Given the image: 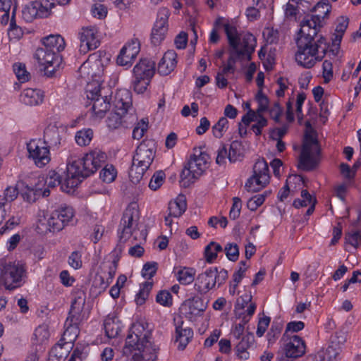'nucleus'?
I'll return each mask as SVG.
<instances>
[{"label":"nucleus","instance_id":"obj_1","mask_svg":"<svg viewBox=\"0 0 361 361\" xmlns=\"http://www.w3.org/2000/svg\"><path fill=\"white\" fill-rule=\"evenodd\" d=\"M317 18L302 20L297 38V51L295 61L304 68H312L322 61L326 51V39L323 37L315 40L317 32Z\"/></svg>","mask_w":361,"mask_h":361},{"label":"nucleus","instance_id":"obj_24","mask_svg":"<svg viewBox=\"0 0 361 361\" xmlns=\"http://www.w3.org/2000/svg\"><path fill=\"white\" fill-rule=\"evenodd\" d=\"M113 109L126 114H132L133 101L131 92L126 89L118 90L112 102Z\"/></svg>","mask_w":361,"mask_h":361},{"label":"nucleus","instance_id":"obj_21","mask_svg":"<svg viewBox=\"0 0 361 361\" xmlns=\"http://www.w3.org/2000/svg\"><path fill=\"white\" fill-rule=\"evenodd\" d=\"M207 304L198 297L185 300L180 307L182 314L192 322H195L202 317L207 309Z\"/></svg>","mask_w":361,"mask_h":361},{"label":"nucleus","instance_id":"obj_12","mask_svg":"<svg viewBox=\"0 0 361 361\" xmlns=\"http://www.w3.org/2000/svg\"><path fill=\"white\" fill-rule=\"evenodd\" d=\"M27 157L38 168H42L51 161L48 143L42 139H32L26 145Z\"/></svg>","mask_w":361,"mask_h":361},{"label":"nucleus","instance_id":"obj_13","mask_svg":"<svg viewBox=\"0 0 361 361\" xmlns=\"http://www.w3.org/2000/svg\"><path fill=\"white\" fill-rule=\"evenodd\" d=\"M25 277V266L19 261L9 262L1 269V279L6 289L21 286Z\"/></svg>","mask_w":361,"mask_h":361},{"label":"nucleus","instance_id":"obj_45","mask_svg":"<svg viewBox=\"0 0 361 361\" xmlns=\"http://www.w3.org/2000/svg\"><path fill=\"white\" fill-rule=\"evenodd\" d=\"M7 34L9 39L13 41L19 40L24 35L22 28L16 25L14 10L13 11V15L10 20L9 27L7 30Z\"/></svg>","mask_w":361,"mask_h":361},{"label":"nucleus","instance_id":"obj_54","mask_svg":"<svg viewBox=\"0 0 361 361\" xmlns=\"http://www.w3.org/2000/svg\"><path fill=\"white\" fill-rule=\"evenodd\" d=\"M13 71L20 82L29 80L30 74L27 71L25 65L22 63H16L13 66Z\"/></svg>","mask_w":361,"mask_h":361},{"label":"nucleus","instance_id":"obj_61","mask_svg":"<svg viewBox=\"0 0 361 361\" xmlns=\"http://www.w3.org/2000/svg\"><path fill=\"white\" fill-rule=\"evenodd\" d=\"M90 12L94 18L102 20L106 17L108 9L104 4H95L92 6Z\"/></svg>","mask_w":361,"mask_h":361},{"label":"nucleus","instance_id":"obj_23","mask_svg":"<svg viewBox=\"0 0 361 361\" xmlns=\"http://www.w3.org/2000/svg\"><path fill=\"white\" fill-rule=\"evenodd\" d=\"M80 51L85 54L99 45V32L96 27H87L80 32Z\"/></svg>","mask_w":361,"mask_h":361},{"label":"nucleus","instance_id":"obj_47","mask_svg":"<svg viewBox=\"0 0 361 361\" xmlns=\"http://www.w3.org/2000/svg\"><path fill=\"white\" fill-rule=\"evenodd\" d=\"M92 137L93 131L90 128H84L78 130L75 135V142L80 146L89 145Z\"/></svg>","mask_w":361,"mask_h":361},{"label":"nucleus","instance_id":"obj_16","mask_svg":"<svg viewBox=\"0 0 361 361\" xmlns=\"http://www.w3.org/2000/svg\"><path fill=\"white\" fill-rule=\"evenodd\" d=\"M256 309L257 305L252 301L251 292L245 293L236 300L233 310L234 317L236 320L248 323Z\"/></svg>","mask_w":361,"mask_h":361},{"label":"nucleus","instance_id":"obj_8","mask_svg":"<svg viewBox=\"0 0 361 361\" xmlns=\"http://www.w3.org/2000/svg\"><path fill=\"white\" fill-rule=\"evenodd\" d=\"M320 160V147L317 133L311 128H307L302 149L300 157V167L305 170L314 168Z\"/></svg>","mask_w":361,"mask_h":361},{"label":"nucleus","instance_id":"obj_2","mask_svg":"<svg viewBox=\"0 0 361 361\" xmlns=\"http://www.w3.org/2000/svg\"><path fill=\"white\" fill-rule=\"evenodd\" d=\"M106 160V154L98 148L89 150L81 158L71 156L68 159L66 173L61 186L63 191L71 192L82 178L95 173Z\"/></svg>","mask_w":361,"mask_h":361},{"label":"nucleus","instance_id":"obj_53","mask_svg":"<svg viewBox=\"0 0 361 361\" xmlns=\"http://www.w3.org/2000/svg\"><path fill=\"white\" fill-rule=\"evenodd\" d=\"M19 192H20L16 186H7L3 191L1 200L4 201L7 206H9L8 203L13 202L18 197Z\"/></svg>","mask_w":361,"mask_h":361},{"label":"nucleus","instance_id":"obj_19","mask_svg":"<svg viewBox=\"0 0 361 361\" xmlns=\"http://www.w3.org/2000/svg\"><path fill=\"white\" fill-rule=\"evenodd\" d=\"M170 12L166 8L159 9L151 32V42L157 46L165 39L169 31Z\"/></svg>","mask_w":361,"mask_h":361},{"label":"nucleus","instance_id":"obj_62","mask_svg":"<svg viewBox=\"0 0 361 361\" xmlns=\"http://www.w3.org/2000/svg\"><path fill=\"white\" fill-rule=\"evenodd\" d=\"M255 99L258 104V107L255 111L263 113L268 109L269 99L262 90H259L257 93Z\"/></svg>","mask_w":361,"mask_h":361},{"label":"nucleus","instance_id":"obj_38","mask_svg":"<svg viewBox=\"0 0 361 361\" xmlns=\"http://www.w3.org/2000/svg\"><path fill=\"white\" fill-rule=\"evenodd\" d=\"M193 337V331L189 327L178 326L176 328V341L178 343V348L183 350Z\"/></svg>","mask_w":361,"mask_h":361},{"label":"nucleus","instance_id":"obj_40","mask_svg":"<svg viewBox=\"0 0 361 361\" xmlns=\"http://www.w3.org/2000/svg\"><path fill=\"white\" fill-rule=\"evenodd\" d=\"M345 338L343 336H335L331 341V344L327 348L326 355L329 361L335 360L341 351V345L345 343Z\"/></svg>","mask_w":361,"mask_h":361},{"label":"nucleus","instance_id":"obj_20","mask_svg":"<svg viewBox=\"0 0 361 361\" xmlns=\"http://www.w3.org/2000/svg\"><path fill=\"white\" fill-rule=\"evenodd\" d=\"M140 51V42L137 38L128 40L121 49L117 57V65L126 68H130L135 61Z\"/></svg>","mask_w":361,"mask_h":361},{"label":"nucleus","instance_id":"obj_30","mask_svg":"<svg viewBox=\"0 0 361 361\" xmlns=\"http://www.w3.org/2000/svg\"><path fill=\"white\" fill-rule=\"evenodd\" d=\"M42 42L44 45L43 49L55 52L57 54H59L65 49L66 46L64 39L58 34L49 35L42 38Z\"/></svg>","mask_w":361,"mask_h":361},{"label":"nucleus","instance_id":"obj_36","mask_svg":"<svg viewBox=\"0 0 361 361\" xmlns=\"http://www.w3.org/2000/svg\"><path fill=\"white\" fill-rule=\"evenodd\" d=\"M315 204L316 199L306 190H302L301 191L300 197L295 199L293 203V206L297 209L309 206L307 210V215L308 216L313 213Z\"/></svg>","mask_w":361,"mask_h":361},{"label":"nucleus","instance_id":"obj_28","mask_svg":"<svg viewBox=\"0 0 361 361\" xmlns=\"http://www.w3.org/2000/svg\"><path fill=\"white\" fill-rule=\"evenodd\" d=\"M177 63V55L173 50H169L164 53L159 61L157 67L158 73L161 75H168L176 68Z\"/></svg>","mask_w":361,"mask_h":361},{"label":"nucleus","instance_id":"obj_43","mask_svg":"<svg viewBox=\"0 0 361 361\" xmlns=\"http://www.w3.org/2000/svg\"><path fill=\"white\" fill-rule=\"evenodd\" d=\"M39 18H48L53 13V9L56 8V4L54 0H36Z\"/></svg>","mask_w":361,"mask_h":361},{"label":"nucleus","instance_id":"obj_17","mask_svg":"<svg viewBox=\"0 0 361 361\" xmlns=\"http://www.w3.org/2000/svg\"><path fill=\"white\" fill-rule=\"evenodd\" d=\"M281 350L288 358H298L305 353L304 340L298 335L284 334L281 338Z\"/></svg>","mask_w":361,"mask_h":361},{"label":"nucleus","instance_id":"obj_59","mask_svg":"<svg viewBox=\"0 0 361 361\" xmlns=\"http://www.w3.org/2000/svg\"><path fill=\"white\" fill-rule=\"evenodd\" d=\"M112 2L121 16L130 11L133 3L132 0H112Z\"/></svg>","mask_w":361,"mask_h":361},{"label":"nucleus","instance_id":"obj_44","mask_svg":"<svg viewBox=\"0 0 361 361\" xmlns=\"http://www.w3.org/2000/svg\"><path fill=\"white\" fill-rule=\"evenodd\" d=\"M229 128V121L226 117H220L212 127V133L216 138L224 137Z\"/></svg>","mask_w":361,"mask_h":361},{"label":"nucleus","instance_id":"obj_49","mask_svg":"<svg viewBox=\"0 0 361 361\" xmlns=\"http://www.w3.org/2000/svg\"><path fill=\"white\" fill-rule=\"evenodd\" d=\"M117 176V171L112 164H106L99 173L100 179L106 183H112Z\"/></svg>","mask_w":361,"mask_h":361},{"label":"nucleus","instance_id":"obj_18","mask_svg":"<svg viewBox=\"0 0 361 361\" xmlns=\"http://www.w3.org/2000/svg\"><path fill=\"white\" fill-rule=\"evenodd\" d=\"M55 211L42 210L37 214V229L39 233L58 232L62 230L63 224Z\"/></svg>","mask_w":361,"mask_h":361},{"label":"nucleus","instance_id":"obj_22","mask_svg":"<svg viewBox=\"0 0 361 361\" xmlns=\"http://www.w3.org/2000/svg\"><path fill=\"white\" fill-rule=\"evenodd\" d=\"M217 283V268L209 267L196 278L195 289L201 294H205L214 288Z\"/></svg>","mask_w":361,"mask_h":361},{"label":"nucleus","instance_id":"obj_34","mask_svg":"<svg viewBox=\"0 0 361 361\" xmlns=\"http://www.w3.org/2000/svg\"><path fill=\"white\" fill-rule=\"evenodd\" d=\"M255 342V338L252 334H247L243 336L242 339L235 346V354L237 357L243 360L250 357L248 349L251 348Z\"/></svg>","mask_w":361,"mask_h":361},{"label":"nucleus","instance_id":"obj_50","mask_svg":"<svg viewBox=\"0 0 361 361\" xmlns=\"http://www.w3.org/2000/svg\"><path fill=\"white\" fill-rule=\"evenodd\" d=\"M22 17L26 22H31L37 17L39 18V14L35 1L23 7L22 10Z\"/></svg>","mask_w":361,"mask_h":361},{"label":"nucleus","instance_id":"obj_15","mask_svg":"<svg viewBox=\"0 0 361 361\" xmlns=\"http://www.w3.org/2000/svg\"><path fill=\"white\" fill-rule=\"evenodd\" d=\"M34 58L37 61L40 70L48 77H51L55 73L61 62L59 54L43 48H39L36 50Z\"/></svg>","mask_w":361,"mask_h":361},{"label":"nucleus","instance_id":"obj_27","mask_svg":"<svg viewBox=\"0 0 361 361\" xmlns=\"http://www.w3.org/2000/svg\"><path fill=\"white\" fill-rule=\"evenodd\" d=\"M242 122L246 126L254 122L255 124L252 126L251 128L256 135H261L263 128L267 125V120L263 116L262 113L255 111L252 109H250V111L243 116Z\"/></svg>","mask_w":361,"mask_h":361},{"label":"nucleus","instance_id":"obj_37","mask_svg":"<svg viewBox=\"0 0 361 361\" xmlns=\"http://www.w3.org/2000/svg\"><path fill=\"white\" fill-rule=\"evenodd\" d=\"M186 197L183 195H178L169 203V212L173 217L180 216L186 210Z\"/></svg>","mask_w":361,"mask_h":361},{"label":"nucleus","instance_id":"obj_64","mask_svg":"<svg viewBox=\"0 0 361 361\" xmlns=\"http://www.w3.org/2000/svg\"><path fill=\"white\" fill-rule=\"evenodd\" d=\"M334 76L333 64L330 61L325 60L322 63V77L326 83L330 82Z\"/></svg>","mask_w":361,"mask_h":361},{"label":"nucleus","instance_id":"obj_25","mask_svg":"<svg viewBox=\"0 0 361 361\" xmlns=\"http://www.w3.org/2000/svg\"><path fill=\"white\" fill-rule=\"evenodd\" d=\"M50 331L47 324L39 325L34 331L31 341L35 353L42 352L49 342Z\"/></svg>","mask_w":361,"mask_h":361},{"label":"nucleus","instance_id":"obj_35","mask_svg":"<svg viewBox=\"0 0 361 361\" xmlns=\"http://www.w3.org/2000/svg\"><path fill=\"white\" fill-rule=\"evenodd\" d=\"M176 280L182 285H188L194 281L196 270L192 267H177L173 269Z\"/></svg>","mask_w":361,"mask_h":361},{"label":"nucleus","instance_id":"obj_6","mask_svg":"<svg viewBox=\"0 0 361 361\" xmlns=\"http://www.w3.org/2000/svg\"><path fill=\"white\" fill-rule=\"evenodd\" d=\"M140 214L138 207L136 204L132 203L126 209L120 225L118 233L121 234V239L124 240H131L143 242L146 239V233L140 231L137 227V221Z\"/></svg>","mask_w":361,"mask_h":361},{"label":"nucleus","instance_id":"obj_51","mask_svg":"<svg viewBox=\"0 0 361 361\" xmlns=\"http://www.w3.org/2000/svg\"><path fill=\"white\" fill-rule=\"evenodd\" d=\"M222 251V247L217 243L211 242L206 247L204 250V256L206 260L209 263H212L216 258L219 252Z\"/></svg>","mask_w":361,"mask_h":361},{"label":"nucleus","instance_id":"obj_60","mask_svg":"<svg viewBox=\"0 0 361 361\" xmlns=\"http://www.w3.org/2000/svg\"><path fill=\"white\" fill-rule=\"evenodd\" d=\"M165 179V174L163 171H160L154 173L149 183V187L152 190H157L164 183Z\"/></svg>","mask_w":361,"mask_h":361},{"label":"nucleus","instance_id":"obj_31","mask_svg":"<svg viewBox=\"0 0 361 361\" xmlns=\"http://www.w3.org/2000/svg\"><path fill=\"white\" fill-rule=\"evenodd\" d=\"M92 102V116L94 119L102 118L110 107V101L106 96L99 97Z\"/></svg>","mask_w":361,"mask_h":361},{"label":"nucleus","instance_id":"obj_41","mask_svg":"<svg viewBox=\"0 0 361 361\" xmlns=\"http://www.w3.org/2000/svg\"><path fill=\"white\" fill-rule=\"evenodd\" d=\"M349 20L347 17L341 16L336 20V25L333 39V45L338 47L342 40L343 36L348 26Z\"/></svg>","mask_w":361,"mask_h":361},{"label":"nucleus","instance_id":"obj_57","mask_svg":"<svg viewBox=\"0 0 361 361\" xmlns=\"http://www.w3.org/2000/svg\"><path fill=\"white\" fill-rule=\"evenodd\" d=\"M156 302L164 307H171L173 304V297L169 291L160 290L156 295Z\"/></svg>","mask_w":361,"mask_h":361},{"label":"nucleus","instance_id":"obj_55","mask_svg":"<svg viewBox=\"0 0 361 361\" xmlns=\"http://www.w3.org/2000/svg\"><path fill=\"white\" fill-rule=\"evenodd\" d=\"M269 194L266 191L262 194L254 195L250 198L247 202V208L251 211H255L265 201L267 196Z\"/></svg>","mask_w":361,"mask_h":361},{"label":"nucleus","instance_id":"obj_29","mask_svg":"<svg viewBox=\"0 0 361 361\" xmlns=\"http://www.w3.org/2000/svg\"><path fill=\"white\" fill-rule=\"evenodd\" d=\"M44 93L39 89L27 88L22 91L20 100L27 106H37L42 103Z\"/></svg>","mask_w":361,"mask_h":361},{"label":"nucleus","instance_id":"obj_26","mask_svg":"<svg viewBox=\"0 0 361 361\" xmlns=\"http://www.w3.org/2000/svg\"><path fill=\"white\" fill-rule=\"evenodd\" d=\"M133 114H126L113 109V111L109 114L106 122L109 129L116 130L126 127L133 121Z\"/></svg>","mask_w":361,"mask_h":361},{"label":"nucleus","instance_id":"obj_3","mask_svg":"<svg viewBox=\"0 0 361 361\" xmlns=\"http://www.w3.org/2000/svg\"><path fill=\"white\" fill-rule=\"evenodd\" d=\"M151 336L147 323H133L126 340L123 353L132 355L133 361H155L159 347L151 341Z\"/></svg>","mask_w":361,"mask_h":361},{"label":"nucleus","instance_id":"obj_10","mask_svg":"<svg viewBox=\"0 0 361 361\" xmlns=\"http://www.w3.org/2000/svg\"><path fill=\"white\" fill-rule=\"evenodd\" d=\"M155 73V63L147 59H140L133 69L132 87L137 94L147 89Z\"/></svg>","mask_w":361,"mask_h":361},{"label":"nucleus","instance_id":"obj_39","mask_svg":"<svg viewBox=\"0 0 361 361\" xmlns=\"http://www.w3.org/2000/svg\"><path fill=\"white\" fill-rule=\"evenodd\" d=\"M71 341L72 339H70L68 341L56 344L51 350V359L55 358L56 361H64L72 349Z\"/></svg>","mask_w":361,"mask_h":361},{"label":"nucleus","instance_id":"obj_52","mask_svg":"<svg viewBox=\"0 0 361 361\" xmlns=\"http://www.w3.org/2000/svg\"><path fill=\"white\" fill-rule=\"evenodd\" d=\"M331 9V6L330 5V4L328 1H322L319 2L315 6V11H317L319 13V14L317 16H312L310 17H307V18H304L303 20H306L307 18H311L313 17L317 18H318L317 27H318L319 26L320 17L325 18L326 16H327L329 15V13H330Z\"/></svg>","mask_w":361,"mask_h":361},{"label":"nucleus","instance_id":"obj_58","mask_svg":"<svg viewBox=\"0 0 361 361\" xmlns=\"http://www.w3.org/2000/svg\"><path fill=\"white\" fill-rule=\"evenodd\" d=\"M147 128L148 120L147 118H142L135 126L133 130V137L137 140L141 139L143 137L145 133L147 131Z\"/></svg>","mask_w":361,"mask_h":361},{"label":"nucleus","instance_id":"obj_63","mask_svg":"<svg viewBox=\"0 0 361 361\" xmlns=\"http://www.w3.org/2000/svg\"><path fill=\"white\" fill-rule=\"evenodd\" d=\"M68 262L74 269H80L82 266V253L79 251L71 252L68 257Z\"/></svg>","mask_w":361,"mask_h":361},{"label":"nucleus","instance_id":"obj_32","mask_svg":"<svg viewBox=\"0 0 361 361\" xmlns=\"http://www.w3.org/2000/svg\"><path fill=\"white\" fill-rule=\"evenodd\" d=\"M104 327L108 338H115L123 327L121 321L115 313L109 314L104 320Z\"/></svg>","mask_w":361,"mask_h":361},{"label":"nucleus","instance_id":"obj_5","mask_svg":"<svg viewBox=\"0 0 361 361\" xmlns=\"http://www.w3.org/2000/svg\"><path fill=\"white\" fill-rule=\"evenodd\" d=\"M108 59L105 55L94 53L89 56L79 68L80 76L87 80L85 94L89 100L101 97V86L104 82V72L109 62Z\"/></svg>","mask_w":361,"mask_h":361},{"label":"nucleus","instance_id":"obj_9","mask_svg":"<svg viewBox=\"0 0 361 361\" xmlns=\"http://www.w3.org/2000/svg\"><path fill=\"white\" fill-rule=\"evenodd\" d=\"M208 155L201 148L195 147L187 166L181 173V180L185 186L198 179L208 168Z\"/></svg>","mask_w":361,"mask_h":361},{"label":"nucleus","instance_id":"obj_14","mask_svg":"<svg viewBox=\"0 0 361 361\" xmlns=\"http://www.w3.org/2000/svg\"><path fill=\"white\" fill-rule=\"evenodd\" d=\"M269 180L267 163L264 159H259L254 165L253 175L245 183V188L250 192H257L264 188Z\"/></svg>","mask_w":361,"mask_h":361},{"label":"nucleus","instance_id":"obj_46","mask_svg":"<svg viewBox=\"0 0 361 361\" xmlns=\"http://www.w3.org/2000/svg\"><path fill=\"white\" fill-rule=\"evenodd\" d=\"M153 283L151 281H146L140 285V290L135 295V302L138 305H143L149 295Z\"/></svg>","mask_w":361,"mask_h":361},{"label":"nucleus","instance_id":"obj_4","mask_svg":"<svg viewBox=\"0 0 361 361\" xmlns=\"http://www.w3.org/2000/svg\"><path fill=\"white\" fill-rule=\"evenodd\" d=\"M238 27V23L234 20L219 18L216 20L214 27L209 34V40L212 43H216L219 39L217 28L223 27L233 52L238 56H245L246 59L250 60V55L256 47V39L250 32L240 33Z\"/></svg>","mask_w":361,"mask_h":361},{"label":"nucleus","instance_id":"obj_33","mask_svg":"<svg viewBox=\"0 0 361 361\" xmlns=\"http://www.w3.org/2000/svg\"><path fill=\"white\" fill-rule=\"evenodd\" d=\"M85 298L80 296L75 298L71 303L69 317L75 324L81 322L85 317Z\"/></svg>","mask_w":361,"mask_h":361},{"label":"nucleus","instance_id":"obj_56","mask_svg":"<svg viewBox=\"0 0 361 361\" xmlns=\"http://www.w3.org/2000/svg\"><path fill=\"white\" fill-rule=\"evenodd\" d=\"M54 211L57 212V216L62 222L63 228L66 224L68 223L73 219L74 216L73 209L71 207H62Z\"/></svg>","mask_w":361,"mask_h":361},{"label":"nucleus","instance_id":"obj_7","mask_svg":"<svg viewBox=\"0 0 361 361\" xmlns=\"http://www.w3.org/2000/svg\"><path fill=\"white\" fill-rule=\"evenodd\" d=\"M154 155L155 152L152 142H142L137 147L129 172L133 183H138L142 178L144 173L152 163Z\"/></svg>","mask_w":361,"mask_h":361},{"label":"nucleus","instance_id":"obj_11","mask_svg":"<svg viewBox=\"0 0 361 361\" xmlns=\"http://www.w3.org/2000/svg\"><path fill=\"white\" fill-rule=\"evenodd\" d=\"M44 177L32 176L20 183V194L23 200L28 203L35 202L40 197H48L50 190L43 188Z\"/></svg>","mask_w":361,"mask_h":361},{"label":"nucleus","instance_id":"obj_42","mask_svg":"<svg viewBox=\"0 0 361 361\" xmlns=\"http://www.w3.org/2000/svg\"><path fill=\"white\" fill-rule=\"evenodd\" d=\"M43 140H45L47 143L49 142L53 145L60 143L59 130L56 122L50 123L45 128Z\"/></svg>","mask_w":361,"mask_h":361},{"label":"nucleus","instance_id":"obj_48","mask_svg":"<svg viewBox=\"0 0 361 361\" xmlns=\"http://www.w3.org/2000/svg\"><path fill=\"white\" fill-rule=\"evenodd\" d=\"M64 180L61 182L60 175L55 171H50L47 173L46 178L44 177L43 188H54L56 186L61 185L62 186ZM62 188V187H61ZM63 190V189H61Z\"/></svg>","mask_w":361,"mask_h":361}]
</instances>
